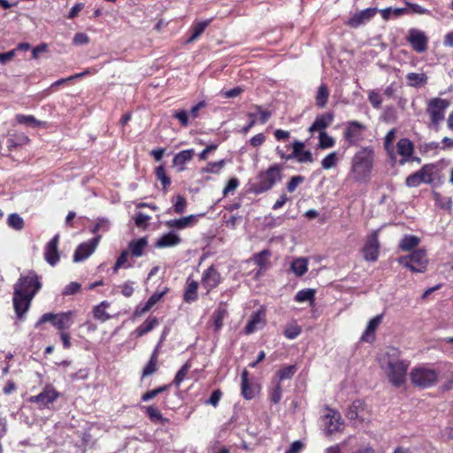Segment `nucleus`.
<instances>
[{
    "label": "nucleus",
    "instance_id": "nucleus-1",
    "mask_svg": "<svg viewBox=\"0 0 453 453\" xmlns=\"http://www.w3.org/2000/svg\"><path fill=\"white\" fill-rule=\"evenodd\" d=\"M41 288L42 283L35 271H29L27 275H20L14 285L13 292V306L19 318H22L28 311L33 298Z\"/></svg>",
    "mask_w": 453,
    "mask_h": 453
},
{
    "label": "nucleus",
    "instance_id": "nucleus-2",
    "mask_svg": "<svg viewBox=\"0 0 453 453\" xmlns=\"http://www.w3.org/2000/svg\"><path fill=\"white\" fill-rule=\"evenodd\" d=\"M373 165V150L370 147L357 151L351 160V173L357 182L366 181Z\"/></svg>",
    "mask_w": 453,
    "mask_h": 453
},
{
    "label": "nucleus",
    "instance_id": "nucleus-3",
    "mask_svg": "<svg viewBox=\"0 0 453 453\" xmlns=\"http://www.w3.org/2000/svg\"><path fill=\"white\" fill-rule=\"evenodd\" d=\"M282 167L278 164H273L267 170L258 173L256 180L250 183V191L259 195L273 188V187L281 180Z\"/></svg>",
    "mask_w": 453,
    "mask_h": 453
},
{
    "label": "nucleus",
    "instance_id": "nucleus-4",
    "mask_svg": "<svg viewBox=\"0 0 453 453\" xmlns=\"http://www.w3.org/2000/svg\"><path fill=\"white\" fill-rule=\"evenodd\" d=\"M392 351V354L388 353V361L385 371L389 383L394 387L400 388L406 382L410 362L391 357L397 353V350L395 349H393Z\"/></svg>",
    "mask_w": 453,
    "mask_h": 453
},
{
    "label": "nucleus",
    "instance_id": "nucleus-5",
    "mask_svg": "<svg viewBox=\"0 0 453 453\" xmlns=\"http://www.w3.org/2000/svg\"><path fill=\"white\" fill-rule=\"evenodd\" d=\"M439 379V372L427 365L414 367L410 372L411 384L418 388H428L434 387Z\"/></svg>",
    "mask_w": 453,
    "mask_h": 453
},
{
    "label": "nucleus",
    "instance_id": "nucleus-6",
    "mask_svg": "<svg viewBox=\"0 0 453 453\" xmlns=\"http://www.w3.org/2000/svg\"><path fill=\"white\" fill-rule=\"evenodd\" d=\"M73 311H72L58 314L51 312L44 313L36 322L35 327H38L41 324L50 322L60 332H65V330L68 329L73 324Z\"/></svg>",
    "mask_w": 453,
    "mask_h": 453
},
{
    "label": "nucleus",
    "instance_id": "nucleus-7",
    "mask_svg": "<svg viewBox=\"0 0 453 453\" xmlns=\"http://www.w3.org/2000/svg\"><path fill=\"white\" fill-rule=\"evenodd\" d=\"M399 263L415 273H423L428 263L427 255L424 250H414L411 255L401 257Z\"/></svg>",
    "mask_w": 453,
    "mask_h": 453
},
{
    "label": "nucleus",
    "instance_id": "nucleus-8",
    "mask_svg": "<svg viewBox=\"0 0 453 453\" xmlns=\"http://www.w3.org/2000/svg\"><path fill=\"white\" fill-rule=\"evenodd\" d=\"M366 126L357 120H351L346 123L343 136L349 146H358L364 140V133Z\"/></svg>",
    "mask_w": 453,
    "mask_h": 453
},
{
    "label": "nucleus",
    "instance_id": "nucleus-9",
    "mask_svg": "<svg viewBox=\"0 0 453 453\" xmlns=\"http://www.w3.org/2000/svg\"><path fill=\"white\" fill-rule=\"evenodd\" d=\"M449 106V103L446 99L435 97L429 100L426 111L433 125L437 127L444 119L445 111Z\"/></svg>",
    "mask_w": 453,
    "mask_h": 453
},
{
    "label": "nucleus",
    "instance_id": "nucleus-10",
    "mask_svg": "<svg viewBox=\"0 0 453 453\" xmlns=\"http://www.w3.org/2000/svg\"><path fill=\"white\" fill-rule=\"evenodd\" d=\"M379 232L380 229L373 230L366 236L365 245L362 248L363 257L366 261L375 262L379 257L380 247Z\"/></svg>",
    "mask_w": 453,
    "mask_h": 453
},
{
    "label": "nucleus",
    "instance_id": "nucleus-11",
    "mask_svg": "<svg viewBox=\"0 0 453 453\" xmlns=\"http://www.w3.org/2000/svg\"><path fill=\"white\" fill-rule=\"evenodd\" d=\"M434 165L426 164L423 165L418 171L409 175L405 180V184L408 187L414 188L419 186L421 183H432L434 180L433 171Z\"/></svg>",
    "mask_w": 453,
    "mask_h": 453
},
{
    "label": "nucleus",
    "instance_id": "nucleus-12",
    "mask_svg": "<svg viewBox=\"0 0 453 453\" xmlns=\"http://www.w3.org/2000/svg\"><path fill=\"white\" fill-rule=\"evenodd\" d=\"M407 41L413 50L418 53L425 52L427 50L428 38L424 32L418 29L411 28Z\"/></svg>",
    "mask_w": 453,
    "mask_h": 453
},
{
    "label": "nucleus",
    "instance_id": "nucleus-13",
    "mask_svg": "<svg viewBox=\"0 0 453 453\" xmlns=\"http://www.w3.org/2000/svg\"><path fill=\"white\" fill-rule=\"evenodd\" d=\"M100 238L101 236L97 235L88 242L81 243L74 251L73 261L81 262L88 258L95 251Z\"/></svg>",
    "mask_w": 453,
    "mask_h": 453
},
{
    "label": "nucleus",
    "instance_id": "nucleus-14",
    "mask_svg": "<svg viewBox=\"0 0 453 453\" xmlns=\"http://www.w3.org/2000/svg\"><path fill=\"white\" fill-rule=\"evenodd\" d=\"M221 276L214 265L209 266L203 273L202 285L207 293L217 288L220 283Z\"/></svg>",
    "mask_w": 453,
    "mask_h": 453
},
{
    "label": "nucleus",
    "instance_id": "nucleus-15",
    "mask_svg": "<svg viewBox=\"0 0 453 453\" xmlns=\"http://www.w3.org/2000/svg\"><path fill=\"white\" fill-rule=\"evenodd\" d=\"M328 413L323 417L325 431L326 434H332L340 429L342 422V416L339 411L327 409Z\"/></svg>",
    "mask_w": 453,
    "mask_h": 453
},
{
    "label": "nucleus",
    "instance_id": "nucleus-16",
    "mask_svg": "<svg viewBox=\"0 0 453 453\" xmlns=\"http://www.w3.org/2000/svg\"><path fill=\"white\" fill-rule=\"evenodd\" d=\"M377 12V8H367L361 12H356L350 19H349V20L346 22V25L350 27L357 28L366 21L372 19Z\"/></svg>",
    "mask_w": 453,
    "mask_h": 453
},
{
    "label": "nucleus",
    "instance_id": "nucleus-17",
    "mask_svg": "<svg viewBox=\"0 0 453 453\" xmlns=\"http://www.w3.org/2000/svg\"><path fill=\"white\" fill-rule=\"evenodd\" d=\"M59 394L52 387H46L39 395L31 398V402L36 403L40 407H46L57 400Z\"/></svg>",
    "mask_w": 453,
    "mask_h": 453
},
{
    "label": "nucleus",
    "instance_id": "nucleus-18",
    "mask_svg": "<svg viewBox=\"0 0 453 453\" xmlns=\"http://www.w3.org/2000/svg\"><path fill=\"white\" fill-rule=\"evenodd\" d=\"M59 242V234L54 237L47 243L44 250L45 260L52 266H54L59 260V253L58 250Z\"/></svg>",
    "mask_w": 453,
    "mask_h": 453
},
{
    "label": "nucleus",
    "instance_id": "nucleus-19",
    "mask_svg": "<svg viewBox=\"0 0 453 453\" xmlns=\"http://www.w3.org/2000/svg\"><path fill=\"white\" fill-rule=\"evenodd\" d=\"M265 315L262 311H257L250 315V318L245 326V333L250 334L261 328L265 324Z\"/></svg>",
    "mask_w": 453,
    "mask_h": 453
},
{
    "label": "nucleus",
    "instance_id": "nucleus-20",
    "mask_svg": "<svg viewBox=\"0 0 453 453\" xmlns=\"http://www.w3.org/2000/svg\"><path fill=\"white\" fill-rule=\"evenodd\" d=\"M334 113L333 112H326L320 115H318L312 123V125L309 127V132L313 133L316 131H321L328 127L334 121Z\"/></svg>",
    "mask_w": 453,
    "mask_h": 453
},
{
    "label": "nucleus",
    "instance_id": "nucleus-21",
    "mask_svg": "<svg viewBox=\"0 0 453 453\" xmlns=\"http://www.w3.org/2000/svg\"><path fill=\"white\" fill-rule=\"evenodd\" d=\"M396 149L397 153L403 157V158L400 160V164L403 165L412 156L414 145L409 139L402 138L397 142Z\"/></svg>",
    "mask_w": 453,
    "mask_h": 453
},
{
    "label": "nucleus",
    "instance_id": "nucleus-22",
    "mask_svg": "<svg viewBox=\"0 0 453 453\" xmlns=\"http://www.w3.org/2000/svg\"><path fill=\"white\" fill-rule=\"evenodd\" d=\"M382 314L377 315L372 318L366 326V329L361 336V340L366 342H372L375 339V331L382 320Z\"/></svg>",
    "mask_w": 453,
    "mask_h": 453
},
{
    "label": "nucleus",
    "instance_id": "nucleus-23",
    "mask_svg": "<svg viewBox=\"0 0 453 453\" xmlns=\"http://www.w3.org/2000/svg\"><path fill=\"white\" fill-rule=\"evenodd\" d=\"M195 155L193 149L181 150L177 153L173 160V166L177 167L178 172L185 170V165L189 162Z\"/></svg>",
    "mask_w": 453,
    "mask_h": 453
},
{
    "label": "nucleus",
    "instance_id": "nucleus-24",
    "mask_svg": "<svg viewBox=\"0 0 453 453\" xmlns=\"http://www.w3.org/2000/svg\"><path fill=\"white\" fill-rule=\"evenodd\" d=\"M196 222V215H189L187 217H183L180 219H170L165 222V225L169 228H177V229H184L189 227Z\"/></svg>",
    "mask_w": 453,
    "mask_h": 453
},
{
    "label": "nucleus",
    "instance_id": "nucleus-25",
    "mask_svg": "<svg viewBox=\"0 0 453 453\" xmlns=\"http://www.w3.org/2000/svg\"><path fill=\"white\" fill-rule=\"evenodd\" d=\"M364 403L361 400H356L352 403L346 412V417L349 420H365L364 415Z\"/></svg>",
    "mask_w": 453,
    "mask_h": 453
},
{
    "label": "nucleus",
    "instance_id": "nucleus-26",
    "mask_svg": "<svg viewBox=\"0 0 453 453\" xmlns=\"http://www.w3.org/2000/svg\"><path fill=\"white\" fill-rule=\"evenodd\" d=\"M180 242V238L172 232L163 234L156 242L157 248H166L176 246Z\"/></svg>",
    "mask_w": 453,
    "mask_h": 453
},
{
    "label": "nucleus",
    "instance_id": "nucleus-27",
    "mask_svg": "<svg viewBox=\"0 0 453 453\" xmlns=\"http://www.w3.org/2000/svg\"><path fill=\"white\" fill-rule=\"evenodd\" d=\"M16 121H17V123H19L20 125L31 126L34 127H40V128L48 127L47 122L38 120L32 115L18 114V115H16Z\"/></svg>",
    "mask_w": 453,
    "mask_h": 453
},
{
    "label": "nucleus",
    "instance_id": "nucleus-28",
    "mask_svg": "<svg viewBox=\"0 0 453 453\" xmlns=\"http://www.w3.org/2000/svg\"><path fill=\"white\" fill-rule=\"evenodd\" d=\"M213 19H209L203 21L195 23L191 28V36L187 40V43L195 42L205 30V28L211 23Z\"/></svg>",
    "mask_w": 453,
    "mask_h": 453
},
{
    "label": "nucleus",
    "instance_id": "nucleus-29",
    "mask_svg": "<svg viewBox=\"0 0 453 453\" xmlns=\"http://www.w3.org/2000/svg\"><path fill=\"white\" fill-rule=\"evenodd\" d=\"M198 282L196 280H190L189 279L187 281V287L183 295V299L186 303H193L197 300L198 295Z\"/></svg>",
    "mask_w": 453,
    "mask_h": 453
},
{
    "label": "nucleus",
    "instance_id": "nucleus-30",
    "mask_svg": "<svg viewBox=\"0 0 453 453\" xmlns=\"http://www.w3.org/2000/svg\"><path fill=\"white\" fill-rule=\"evenodd\" d=\"M145 413L152 423L161 425L169 423V419L164 418L160 411L154 405L145 407Z\"/></svg>",
    "mask_w": 453,
    "mask_h": 453
},
{
    "label": "nucleus",
    "instance_id": "nucleus-31",
    "mask_svg": "<svg viewBox=\"0 0 453 453\" xmlns=\"http://www.w3.org/2000/svg\"><path fill=\"white\" fill-rule=\"evenodd\" d=\"M165 293V291L160 292V293L156 292L153 295H151L150 296V298L148 299V301L146 302V303L142 308H140V307L136 308V310L134 311V315L141 316L143 313L149 311L163 297Z\"/></svg>",
    "mask_w": 453,
    "mask_h": 453
},
{
    "label": "nucleus",
    "instance_id": "nucleus-32",
    "mask_svg": "<svg viewBox=\"0 0 453 453\" xmlns=\"http://www.w3.org/2000/svg\"><path fill=\"white\" fill-rule=\"evenodd\" d=\"M427 76L426 73H409L406 75L407 84L413 88H421L427 83Z\"/></svg>",
    "mask_w": 453,
    "mask_h": 453
},
{
    "label": "nucleus",
    "instance_id": "nucleus-33",
    "mask_svg": "<svg viewBox=\"0 0 453 453\" xmlns=\"http://www.w3.org/2000/svg\"><path fill=\"white\" fill-rule=\"evenodd\" d=\"M148 245V242L146 238H140L135 241H132L128 243V249L130 254L134 257H139L142 256L143 250Z\"/></svg>",
    "mask_w": 453,
    "mask_h": 453
},
{
    "label": "nucleus",
    "instance_id": "nucleus-34",
    "mask_svg": "<svg viewBox=\"0 0 453 453\" xmlns=\"http://www.w3.org/2000/svg\"><path fill=\"white\" fill-rule=\"evenodd\" d=\"M242 395L247 400L255 396V390L249 383V372L246 369L242 372Z\"/></svg>",
    "mask_w": 453,
    "mask_h": 453
},
{
    "label": "nucleus",
    "instance_id": "nucleus-35",
    "mask_svg": "<svg viewBox=\"0 0 453 453\" xmlns=\"http://www.w3.org/2000/svg\"><path fill=\"white\" fill-rule=\"evenodd\" d=\"M158 323L159 322L157 318H149L135 329L134 333L137 337H142L147 333L150 332L155 326L158 325Z\"/></svg>",
    "mask_w": 453,
    "mask_h": 453
},
{
    "label": "nucleus",
    "instance_id": "nucleus-36",
    "mask_svg": "<svg viewBox=\"0 0 453 453\" xmlns=\"http://www.w3.org/2000/svg\"><path fill=\"white\" fill-rule=\"evenodd\" d=\"M308 270V260L304 257L296 258L291 263V271L297 276H303Z\"/></svg>",
    "mask_w": 453,
    "mask_h": 453
},
{
    "label": "nucleus",
    "instance_id": "nucleus-37",
    "mask_svg": "<svg viewBox=\"0 0 453 453\" xmlns=\"http://www.w3.org/2000/svg\"><path fill=\"white\" fill-rule=\"evenodd\" d=\"M227 315V310L223 306L222 303H219L218 308L214 311L212 314V319L214 321L215 330L219 331L223 326V320Z\"/></svg>",
    "mask_w": 453,
    "mask_h": 453
},
{
    "label": "nucleus",
    "instance_id": "nucleus-38",
    "mask_svg": "<svg viewBox=\"0 0 453 453\" xmlns=\"http://www.w3.org/2000/svg\"><path fill=\"white\" fill-rule=\"evenodd\" d=\"M294 142H298L301 147L297 150L296 156H293V159H296L298 163H312L313 157L310 150H303L304 143L301 141L296 140Z\"/></svg>",
    "mask_w": 453,
    "mask_h": 453
},
{
    "label": "nucleus",
    "instance_id": "nucleus-39",
    "mask_svg": "<svg viewBox=\"0 0 453 453\" xmlns=\"http://www.w3.org/2000/svg\"><path fill=\"white\" fill-rule=\"evenodd\" d=\"M420 239L416 235H404L399 243L403 251H409L418 245Z\"/></svg>",
    "mask_w": 453,
    "mask_h": 453
},
{
    "label": "nucleus",
    "instance_id": "nucleus-40",
    "mask_svg": "<svg viewBox=\"0 0 453 453\" xmlns=\"http://www.w3.org/2000/svg\"><path fill=\"white\" fill-rule=\"evenodd\" d=\"M109 306L110 303L106 301H103L100 304L96 305L93 310L95 319L102 322L110 319L111 316L105 311V309Z\"/></svg>",
    "mask_w": 453,
    "mask_h": 453
},
{
    "label": "nucleus",
    "instance_id": "nucleus-41",
    "mask_svg": "<svg viewBox=\"0 0 453 453\" xmlns=\"http://www.w3.org/2000/svg\"><path fill=\"white\" fill-rule=\"evenodd\" d=\"M329 92L326 84H321L319 87L316 96V105L319 108H324L328 101Z\"/></svg>",
    "mask_w": 453,
    "mask_h": 453
},
{
    "label": "nucleus",
    "instance_id": "nucleus-42",
    "mask_svg": "<svg viewBox=\"0 0 453 453\" xmlns=\"http://www.w3.org/2000/svg\"><path fill=\"white\" fill-rule=\"evenodd\" d=\"M315 289L305 288L298 291L295 296V300L297 303L310 302L313 303L315 300Z\"/></svg>",
    "mask_w": 453,
    "mask_h": 453
},
{
    "label": "nucleus",
    "instance_id": "nucleus-43",
    "mask_svg": "<svg viewBox=\"0 0 453 453\" xmlns=\"http://www.w3.org/2000/svg\"><path fill=\"white\" fill-rule=\"evenodd\" d=\"M156 178L161 181L163 186V191L167 192L168 188L171 185V179L166 174L165 169L163 165H159L155 170Z\"/></svg>",
    "mask_w": 453,
    "mask_h": 453
},
{
    "label": "nucleus",
    "instance_id": "nucleus-44",
    "mask_svg": "<svg viewBox=\"0 0 453 453\" xmlns=\"http://www.w3.org/2000/svg\"><path fill=\"white\" fill-rule=\"evenodd\" d=\"M7 224L11 228L17 231L22 230L25 226L24 219L18 213L10 214L7 219Z\"/></svg>",
    "mask_w": 453,
    "mask_h": 453
},
{
    "label": "nucleus",
    "instance_id": "nucleus-45",
    "mask_svg": "<svg viewBox=\"0 0 453 453\" xmlns=\"http://www.w3.org/2000/svg\"><path fill=\"white\" fill-rule=\"evenodd\" d=\"M296 365H288V366L281 368L277 372L278 381L280 382L284 380L291 379L294 376V374L296 373Z\"/></svg>",
    "mask_w": 453,
    "mask_h": 453
},
{
    "label": "nucleus",
    "instance_id": "nucleus-46",
    "mask_svg": "<svg viewBox=\"0 0 453 453\" xmlns=\"http://www.w3.org/2000/svg\"><path fill=\"white\" fill-rule=\"evenodd\" d=\"M226 161L221 159L218 162H211L206 165L205 167L202 168V173H219L221 169L225 166Z\"/></svg>",
    "mask_w": 453,
    "mask_h": 453
},
{
    "label": "nucleus",
    "instance_id": "nucleus-47",
    "mask_svg": "<svg viewBox=\"0 0 453 453\" xmlns=\"http://www.w3.org/2000/svg\"><path fill=\"white\" fill-rule=\"evenodd\" d=\"M338 163V157L336 152H331L326 156L321 161V166L323 169L328 170L334 167Z\"/></svg>",
    "mask_w": 453,
    "mask_h": 453
},
{
    "label": "nucleus",
    "instance_id": "nucleus-48",
    "mask_svg": "<svg viewBox=\"0 0 453 453\" xmlns=\"http://www.w3.org/2000/svg\"><path fill=\"white\" fill-rule=\"evenodd\" d=\"M271 256V251L269 250H263L262 251L254 255L253 260L254 262L263 269L265 267L266 260Z\"/></svg>",
    "mask_w": 453,
    "mask_h": 453
},
{
    "label": "nucleus",
    "instance_id": "nucleus-49",
    "mask_svg": "<svg viewBox=\"0 0 453 453\" xmlns=\"http://www.w3.org/2000/svg\"><path fill=\"white\" fill-rule=\"evenodd\" d=\"M129 256V251L125 250H123L120 255L119 256V257L117 258L116 260V263L113 266V272L114 273H117L118 270L122 267V266H125L127 268H129L131 267L132 265L130 264H127V257Z\"/></svg>",
    "mask_w": 453,
    "mask_h": 453
},
{
    "label": "nucleus",
    "instance_id": "nucleus-50",
    "mask_svg": "<svg viewBox=\"0 0 453 453\" xmlns=\"http://www.w3.org/2000/svg\"><path fill=\"white\" fill-rule=\"evenodd\" d=\"M319 139V148L322 150L332 148L334 145V139L326 132H320Z\"/></svg>",
    "mask_w": 453,
    "mask_h": 453
},
{
    "label": "nucleus",
    "instance_id": "nucleus-51",
    "mask_svg": "<svg viewBox=\"0 0 453 453\" xmlns=\"http://www.w3.org/2000/svg\"><path fill=\"white\" fill-rule=\"evenodd\" d=\"M293 149V151L291 154H286L284 152V150L280 148V147H277L276 148V153L279 155V157L281 158V159H285V160H290V159H293V156H296V153H297V150L301 147V144L298 143V142H292L291 145H290Z\"/></svg>",
    "mask_w": 453,
    "mask_h": 453
},
{
    "label": "nucleus",
    "instance_id": "nucleus-52",
    "mask_svg": "<svg viewBox=\"0 0 453 453\" xmlns=\"http://www.w3.org/2000/svg\"><path fill=\"white\" fill-rule=\"evenodd\" d=\"M191 365L189 362L184 364L181 368L177 372L175 378L173 380V383L179 387L180 384L184 380L188 372L189 371Z\"/></svg>",
    "mask_w": 453,
    "mask_h": 453
},
{
    "label": "nucleus",
    "instance_id": "nucleus-53",
    "mask_svg": "<svg viewBox=\"0 0 453 453\" xmlns=\"http://www.w3.org/2000/svg\"><path fill=\"white\" fill-rule=\"evenodd\" d=\"M157 370V360L155 357H150L148 364L145 365L142 371V377L150 376L155 373Z\"/></svg>",
    "mask_w": 453,
    "mask_h": 453
},
{
    "label": "nucleus",
    "instance_id": "nucleus-54",
    "mask_svg": "<svg viewBox=\"0 0 453 453\" xmlns=\"http://www.w3.org/2000/svg\"><path fill=\"white\" fill-rule=\"evenodd\" d=\"M302 330L301 327L297 325H290L287 326L284 330V335L290 340H293L296 338L300 334Z\"/></svg>",
    "mask_w": 453,
    "mask_h": 453
},
{
    "label": "nucleus",
    "instance_id": "nucleus-55",
    "mask_svg": "<svg viewBox=\"0 0 453 453\" xmlns=\"http://www.w3.org/2000/svg\"><path fill=\"white\" fill-rule=\"evenodd\" d=\"M368 100L375 109H380L381 107L382 99L380 95L375 90H370L368 92Z\"/></svg>",
    "mask_w": 453,
    "mask_h": 453
},
{
    "label": "nucleus",
    "instance_id": "nucleus-56",
    "mask_svg": "<svg viewBox=\"0 0 453 453\" xmlns=\"http://www.w3.org/2000/svg\"><path fill=\"white\" fill-rule=\"evenodd\" d=\"M304 181V177L302 175L293 176L290 180L287 183V189L289 193H293L298 185Z\"/></svg>",
    "mask_w": 453,
    "mask_h": 453
},
{
    "label": "nucleus",
    "instance_id": "nucleus-57",
    "mask_svg": "<svg viewBox=\"0 0 453 453\" xmlns=\"http://www.w3.org/2000/svg\"><path fill=\"white\" fill-rule=\"evenodd\" d=\"M405 4L409 7V13H416V14H429V10L417 4H411L409 1H404Z\"/></svg>",
    "mask_w": 453,
    "mask_h": 453
},
{
    "label": "nucleus",
    "instance_id": "nucleus-58",
    "mask_svg": "<svg viewBox=\"0 0 453 453\" xmlns=\"http://www.w3.org/2000/svg\"><path fill=\"white\" fill-rule=\"evenodd\" d=\"M187 207V201L184 196L178 195L176 196V202L173 205L174 211L176 213H183Z\"/></svg>",
    "mask_w": 453,
    "mask_h": 453
},
{
    "label": "nucleus",
    "instance_id": "nucleus-59",
    "mask_svg": "<svg viewBox=\"0 0 453 453\" xmlns=\"http://www.w3.org/2000/svg\"><path fill=\"white\" fill-rule=\"evenodd\" d=\"M281 395H282V388L280 386V381H278L270 394L271 402L273 403H278L281 399Z\"/></svg>",
    "mask_w": 453,
    "mask_h": 453
},
{
    "label": "nucleus",
    "instance_id": "nucleus-60",
    "mask_svg": "<svg viewBox=\"0 0 453 453\" xmlns=\"http://www.w3.org/2000/svg\"><path fill=\"white\" fill-rule=\"evenodd\" d=\"M150 219V216L139 211L136 213V216L134 218V223L138 227L146 228L147 223Z\"/></svg>",
    "mask_w": 453,
    "mask_h": 453
},
{
    "label": "nucleus",
    "instance_id": "nucleus-61",
    "mask_svg": "<svg viewBox=\"0 0 453 453\" xmlns=\"http://www.w3.org/2000/svg\"><path fill=\"white\" fill-rule=\"evenodd\" d=\"M239 186V180L237 178H231L226 187L223 189V196H226L229 193L234 192Z\"/></svg>",
    "mask_w": 453,
    "mask_h": 453
},
{
    "label": "nucleus",
    "instance_id": "nucleus-62",
    "mask_svg": "<svg viewBox=\"0 0 453 453\" xmlns=\"http://www.w3.org/2000/svg\"><path fill=\"white\" fill-rule=\"evenodd\" d=\"M109 227H110L109 220L106 219H100L95 225L92 232L93 233L106 232V231H108Z\"/></svg>",
    "mask_w": 453,
    "mask_h": 453
},
{
    "label": "nucleus",
    "instance_id": "nucleus-63",
    "mask_svg": "<svg viewBox=\"0 0 453 453\" xmlns=\"http://www.w3.org/2000/svg\"><path fill=\"white\" fill-rule=\"evenodd\" d=\"M81 288V285L78 282H71L66 285L62 292L64 296H70L76 294Z\"/></svg>",
    "mask_w": 453,
    "mask_h": 453
},
{
    "label": "nucleus",
    "instance_id": "nucleus-64",
    "mask_svg": "<svg viewBox=\"0 0 453 453\" xmlns=\"http://www.w3.org/2000/svg\"><path fill=\"white\" fill-rule=\"evenodd\" d=\"M173 117L177 119L183 127L189 125L188 115L185 110H180L173 114Z\"/></svg>",
    "mask_w": 453,
    "mask_h": 453
}]
</instances>
